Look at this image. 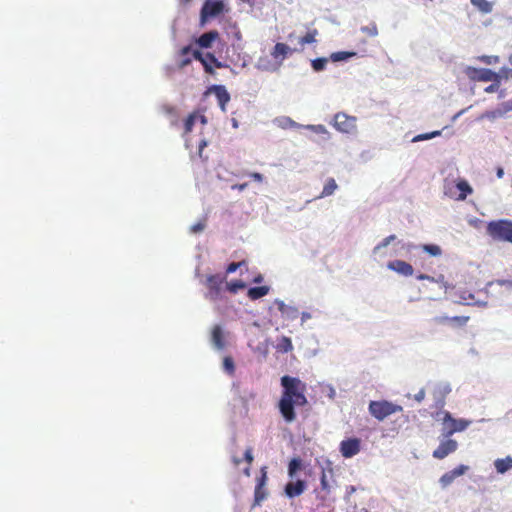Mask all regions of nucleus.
I'll list each match as a JSON object with an SVG mask.
<instances>
[{
  "label": "nucleus",
  "instance_id": "1",
  "mask_svg": "<svg viewBox=\"0 0 512 512\" xmlns=\"http://www.w3.org/2000/svg\"><path fill=\"white\" fill-rule=\"evenodd\" d=\"M283 388L278 402V409L286 423L296 420V407H303L308 404L306 397V384L297 377L284 375L281 377Z\"/></svg>",
  "mask_w": 512,
  "mask_h": 512
},
{
  "label": "nucleus",
  "instance_id": "2",
  "mask_svg": "<svg viewBox=\"0 0 512 512\" xmlns=\"http://www.w3.org/2000/svg\"><path fill=\"white\" fill-rule=\"evenodd\" d=\"M369 413L378 421H383L392 414L402 412L403 407L387 400L370 401Z\"/></svg>",
  "mask_w": 512,
  "mask_h": 512
},
{
  "label": "nucleus",
  "instance_id": "3",
  "mask_svg": "<svg viewBox=\"0 0 512 512\" xmlns=\"http://www.w3.org/2000/svg\"><path fill=\"white\" fill-rule=\"evenodd\" d=\"M487 233L494 240L512 242V221L501 219L487 225Z\"/></svg>",
  "mask_w": 512,
  "mask_h": 512
},
{
  "label": "nucleus",
  "instance_id": "4",
  "mask_svg": "<svg viewBox=\"0 0 512 512\" xmlns=\"http://www.w3.org/2000/svg\"><path fill=\"white\" fill-rule=\"evenodd\" d=\"M465 74L471 81L488 82L497 81L499 73L487 68H475L468 66L465 68Z\"/></svg>",
  "mask_w": 512,
  "mask_h": 512
},
{
  "label": "nucleus",
  "instance_id": "5",
  "mask_svg": "<svg viewBox=\"0 0 512 512\" xmlns=\"http://www.w3.org/2000/svg\"><path fill=\"white\" fill-rule=\"evenodd\" d=\"M468 422L465 420L454 419L449 412L444 413L443 430L446 437H450L455 432L463 431L467 428Z\"/></svg>",
  "mask_w": 512,
  "mask_h": 512
},
{
  "label": "nucleus",
  "instance_id": "6",
  "mask_svg": "<svg viewBox=\"0 0 512 512\" xmlns=\"http://www.w3.org/2000/svg\"><path fill=\"white\" fill-rule=\"evenodd\" d=\"M224 10V4L221 0H207L201 9V22H206L209 18H213L221 14Z\"/></svg>",
  "mask_w": 512,
  "mask_h": 512
},
{
  "label": "nucleus",
  "instance_id": "7",
  "mask_svg": "<svg viewBox=\"0 0 512 512\" xmlns=\"http://www.w3.org/2000/svg\"><path fill=\"white\" fill-rule=\"evenodd\" d=\"M294 52H300V50L296 48H291L290 46L282 42L276 43L270 53L272 58L277 63V66L274 69H278L283 64V61L287 57L292 55Z\"/></svg>",
  "mask_w": 512,
  "mask_h": 512
},
{
  "label": "nucleus",
  "instance_id": "8",
  "mask_svg": "<svg viewBox=\"0 0 512 512\" xmlns=\"http://www.w3.org/2000/svg\"><path fill=\"white\" fill-rule=\"evenodd\" d=\"M333 125L342 133H351L356 129V118L340 112L334 116Z\"/></svg>",
  "mask_w": 512,
  "mask_h": 512
},
{
  "label": "nucleus",
  "instance_id": "9",
  "mask_svg": "<svg viewBox=\"0 0 512 512\" xmlns=\"http://www.w3.org/2000/svg\"><path fill=\"white\" fill-rule=\"evenodd\" d=\"M361 441L359 438H348L340 443V452L343 457L351 458L360 452Z\"/></svg>",
  "mask_w": 512,
  "mask_h": 512
},
{
  "label": "nucleus",
  "instance_id": "10",
  "mask_svg": "<svg viewBox=\"0 0 512 512\" xmlns=\"http://www.w3.org/2000/svg\"><path fill=\"white\" fill-rule=\"evenodd\" d=\"M458 447L455 440L447 439L442 441L440 445L433 451V457L436 459H444L450 453H453Z\"/></svg>",
  "mask_w": 512,
  "mask_h": 512
},
{
  "label": "nucleus",
  "instance_id": "11",
  "mask_svg": "<svg viewBox=\"0 0 512 512\" xmlns=\"http://www.w3.org/2000/svg\"><path fill=\"white\" fill-rule=\"evenodd\" d=\"M224 281V278H221L218 275H212L207 278V286L209 289L208 297L211 300H216L221 292V286Z\"/></svg>",
  "mask_w": 512,
  "mask_h": 512
},
{
  "label": "nucleus",
  "instance_id": "12",
  "mask_svg": "<svg viewBox=\"0 0 512 512\" xmlns=\"http://www.w3.org/2000/svg\"><path fill=\"white\" fill-rule=\"evenodd\" d=\"M387 267L390 270L395 271L396 273L406 277L412 276L414 272L412 265L403 260L390 261L387 264Z\"/></svg>",
  "mask_w": 512,
  "mask_h": 512
},
{
  "label": "nucleus",
  "instance_id": "13",
  "mask_svg": "<svg viewBox=\"0 0 512 512\" xmlns=\"http://www.w3.org/2000/svg\"><path fill=\"white\" fill-rule=\"evenodd\" d=\"M209 91L215 94L221 110L225 112L226 104L230 101V94L226 88L222 85H213L209 88Z\"/></svg>",
  "mask_w": 512,
  "mask_h": 512
},
{
  "label": "nucleus",
  "instance_id": "14",
  "mask_svg": "<svg viewBox=\"0 0 512 512\" xmlns=\"http://www.w3.org/2000/svg\"><path fill=\"white\" fill-rule=\"evenodd\" d=\"M306 489V483L303 480L288 482L285 485V494L289 498L300 496Z\"/></svg>",
  "mask_w": 512,
  "mask_h": 512
},
{
  "label": "nucleus",
  "instance_id": "15",
  "mask_svg": "<svg viewBox=\"0 0 512 512\" xmlns=\"http://www.w3.org/2000/svg\"><path fill=\"white\" fill-rule=\"evenodd\" d=\"M219 38V33L216 30H211L209 32H206L202 34L197 39V44L201 48H210L212 46V43Z\"/></svg>",
  "mask_w": 512,
  "mask_h": 512
},
{
  "label": "nucleus",
  "instance_id": "16",
  "mask_svg": "<svg viewBox=\"0 0 512 512\" xmlns=\"http://www.w3.org/2000/svg\"><path fill=\"white\" fill-rule=\"evenodd\" d=\"M211 340L217 349H223L225 346L224 336L222 329L219 325H216L212 329Z\"/></svg>",
  "mask_w": 512,
  "mask_h": 512
},
{
  "label": "nucleus",
  "instance_id": "17",
  "mask_svg": "<svg viewBox=\"0 0 512 512\" xmlns=\"http://www.w3.org/2000/svg\"><path fill=\"white\" fill-rule=\"evenodd\" d=\"M495 469L498 473L504 474L512 468V457L507 456L505 458L496 459L494 461Z\"/></svg>",
  "mask_w": 512,
  "mask_h": 512
},
{
  "label": "nucleus",
  "instance_id": "18",
  "mask_svg": "<svg viewBox=\"0 0 512 512\" xmlns=\"http://www.w3.org/2000/svg\"><path fill=\"white\" fill-rule=\"evenodd\" d=\"M456 188L460 191V194L457 196V200H465L466 197L473 192L472 187L465 180H459L456 183Z\"/></svg>",
  "mask_w": 512,
  "mask_h": 512
},
{
  "label": "nucleus",
  "instance_id": "19",
  "mask_svg": "<svg viewBox=\"0 0 512 512\" xmlns=\"http://www.w3.org/2000/svg\"><path fill=\"white\" fill-rule=\"evenodd\" d=\"M192 54H193V58H194V59H196V60H198V61H200V62H201V64L203 65L204 71H205L207 74H211V75L215 74V70H214V68H213V67H212V66L207 62V59H208V58H206V54H205V55H203V54H202L200 51H198V50H194V51L192 52Z\"/></svg>",
  "mask_w": 512,
  "mask_h": 512
},
{
  "label": "nucleus",
  "instance_id": "20",
  "mask_svg": "<svg viewBox=\"0 0 512 512\" xmlns=\"http://www.w3.org/2000/svg\"><path fill=\"white\" fill-rule=\"evenodd\" d=\"M268 292H269L268 286H258V287L250 288L248 290L247 295L251 300H257V299L262 298L265 295H267Z\"/></svg>",
  "mask_w": 512,
  "mask_h": 512
},
{
  "label": "nucleus",
  "instance_id": "21",
  "mask_svg": "<svg viewBox=\"0 0 512 512\" xmlns=\"http://www.w3.org/2000/svg\"><path fill=\"white\" fill-rule=\"evenodd\" d=\"M276 350L281 353H288L293 350V344L289 337L282 336L276 345Z\"/></svg>",
  "mask_w": 512,
  "mask_h": 512
},
{
  "label": "nucleus",
  "instance_id": "22",
  "mask_svg": "<svg viewBox=\"0 0 512 512\" xmlns=\"http://www.w3.org/2000/svg\"><path fill=\"white\" fill-rule=\"evenodd\" d=\"M338 188V185L335 181L334 178H329L324 187H323V190L321 192V194L318 196V198H324V197H327V196H330L332 195Z\"/></svg>",
  "mask_w": 512,
  "mask_h": 512
},
{
  "label": "nucleus",
  "instance_id": "23",
  "mask_svg": "<svg viewBox=\"0 0 512 512\" xmlns=\"http://www.w3.org/2000/svg\"><path fill=\"white\" fill-rule=\"evenodd\" d=\"M320 485H321V492L324 493V495L321 496L320 498H321V500H325L326 497L331 492V485L327 479V474H326L325 469H322V473H321V477H320Z\"/></svg>",
  "mask_w": 512,
  "mask_h": 512
},
{
  "label": "nucleus",
  "instance_id": "24",
  "mask_svg": "<svg viewBox=\"0 0 512 512\" xmlns=\"http://www.w3.org/2000/svg\"><path fill=\"white\" fill-rule=\"evenodd\" d=\"M318 34V31L316 29L309 31L306 33L303 37L299 38V44L301 48L299 49L300 52L303 50L304 46L306 44H312L316 41V36Z\"/></svg>",
  "mask_w": 512,
  "mask_h": 512
},
{
  "label": "nucleus",
  "instance_id": "25",
  "mask_svg": "<svg viewBox=\"0 0 512 512\" xmlns=\"http://www.w3.org/2000/svg\"><path fill=\"white\" fill-rule=\"evenodd\" d=\"M267 494L265 487L255 486L253 507L260 505L266 499Z\"/></svg>",
  "mask_w": 512,
  "mask_h": 512
},
{
  "label": "nucleus",
  "instance_id": "26",
  "mask_svg": "<svg viewBox=\"0 0 512 512\" xmlns=\"http://www.w3.org/2000/svg\"><path fill=\"white\" fill-rule=\"evenodd\" d=\"M223 369L224 371L229 374L230 376H233L235 373V364L234 360L231 356H225L223 359Z\"/></svg>",
  "mask_w": 512,
  "mask_h": 512
},
{
  "label": "nucleus",
  "instance_id": "27",
  "mask_svg": "<svg viewBox=\"0 0 512 512\" xmlns=\"http://www.w3.org/2000/svg\"><path fill=\"white\" fill-rule=\"evenodd\" d=\"M422 249L434 257L440 256L442 254V249L436 244H424L422 245Z\"/></svg>",
  "mask_w": 512,
  "mask_h": 512
},
{
  "label": "nucleus",
  "instance_id": "28",
  "mask_svg": "<svg viewBox=\"0 0 512 512\" xmlns=\"http://www.w3.org/2000/svg\"><path fill=\"white\" fill-rule=\"evenodd\" d=\"M471 3L484 13H489L492 10V5L487 0H471Z\"/></svg>",
  "mask_w": 512,
  "mask_h": 512
},
{
  "label": "nucleus",
  "instance_id": "29",
  "mask_svg": "<svg viewBox=\"0 0 512 512\" xmlns=\"http://www.w3.org/2000/svg\"><path fill=\"white\" fill-rule=\"evenodd\" d=\"M355 54H356L355 52L339 51V52L332 53L330 58L333 62H339V61L346 60V59L354 56Z\"/></svg>",
  "mask_w": 512,
  "mask_h": 512
},
{
  "label": "nucleus",
  "instance_id": "30",
  "mask_svg": "<svg viewBox=\"0 0 512 512\" xmlns=\"http://www.w3.org/2000/svg\"><path fill=\"white\" fill-rule=\"evenodd\" d=\"M198 117L197 113H191L184 121V133L187 134L192 131L195 121Z\"/></svg>",
  "mask_w": 512,
  "mask_h": 512
},
{
  "label": "nucleus",
  "instance_id": "31",
  "mask_svg": "<svg viewBox=\"0 0 512 512\" xmlns=\"http://www.w3.org/2000/svg\"><path fill=\"white\" fill-rule=\"evenodd\" d=\"M246 287V284L242 280H234L227 284V289L231 293H236Z\"/></svg>",
  "mask_w": 512,
  "mask_h": 512
},
{
  "label": "nucleus",
  "instance_id": "32",
  "mask_svg": "<svg viewBox=\"0 0 512 512\" xmlns=\"http://www.w3.org/2000/svg\"><path fill=\"white\" fill-rule=\"evenodd\" d=\"M260 473V476L256 479V486H259V488L266 486L268 480L267 467L263 466L260 470Z\"/></svg>",
  "mask_w": 512,
  "mask_h": 512
},
{
  "label": "nucleus",
  "instance_id": "33",
  "mask_svg": "<svg viewBox=\"0 0 512 512\" xmlns=\"http://www.w3.org/2000/svg\"><path fill=\"white\" fill-rule=\"evenodd\" d=\"M455 479L456 478L454 477L453 473L449 471L441 476L439 482L442 487H447L452 484Z\"/></svg>",
  "mask_w": 512,
  "mask_h": 512
},
{
  "label": "nucleus",
  "instance_id": "34",
  "mask_svg": "<svg viewBox=\"0 0 512 512\" xmlns=\"http://www.w3.org/2000/svg\"><path fill=\"white\" fill-rule=\"evenodd\" d=\"M327 62L326 58H316L312 60L311 65L315 71H322L325 69Z\"/></svg>",
  "mask_w": 512,
  "mask_h": 512
},
{
  "label": "nucleus",
  "instance_id": "35",
  "mask_svg": "<svg viewBox=\"0 0 512 512\" xmlns=\"http://www.w3.org/2000/svg\"><path fill=\"white\" fill-rule=\"evenodd\" d=\"M301 467V461L298 458H294L289 462L288 474L292 477L298 469Z\"/></svg>",
  "mask_w": 512,
  "mask_h": 512
},
{
  "label": "nucleus",
  "instance_id": "36",
  "mask_svg": "<svg viewBox=\"0 0 512 512\" xmlns=\"http://www.w3.org/2000/svg\"><path fill=\"white\" fill-rule=\"evenodd\" d=\"M469 319H470L469 316H454V317H451L450 324H453L458 327H462L467 324Z\"/></svg>",
  "mask_w": 512,
  "mask_h": 512
},
{
  "label": "nucleus",
  "instance_id": "37",
  "mask_svg": "<svg viewBox=\"0 0 512 512\" xmlns=\"http://www.w3.org/2000/svg\"><path fill=\"white\" fill-rule=\"evenodd\" d=\"M478 60L486 65L497 64L500 61L499 57L496 55H493V56L482 55V56L478 57Z\"/></svg>",
  "mask_w": 512,
  "mask_h": 512
},
{
  "label": "nucleus",
  "instance_id": "38",
  "mask_svg": "<svg viewBox=\"0 0 512 512\" xmlns=\"http://www.w3.org/2000/svg\"><path fill=\"white\" fill-rule=\"evenodd\" d=\"M501 80H502V75H501V74H498V79H497V81H492V84H491V85H489V86H487V87L484 89V92H485V93H494V92H497V91L499 90Z\"/></svg>",
  "mask_w": 512,
  "mask_h": 512
},
{
  "label": "nucleus",
  "instance_id": "39",
  "mask_svg": "<svg viewBox=\"0 0 512 512\" xmlns=\"http://www.w3.org/2000/svg\"><path fill=\"white\" fill-rule=\"evenodd\" d=\"M441 134L440 131H433L431 133H424V134H419L417 136H415L413 138V141L414 142H417V141H423V140H428V139H432L436 136H439Z\"/></svg>",
  "mask_w": 512,
  "mask_h": 512
},
{
  "label": "nucleus",
  "instance_id": "40",
  "mask_svg": "<svg viewBox=\"0 0 512 512\" xmlns=\"http://www.w3.org/2000/svg\"><path fill=\"white\" fill-rule=\"evenodd\" d=\"M245 264H246V262L244 260L239 261V262H232L227 266L226 273L227 274L234 273L237 269H239L240 267H242Z\"/></svg>",
  "mask_w": 512,
  "mask_h": 512
},
{
  "label": "nucleus",
  "instance_id": "41",
  "mask_svg": "<svg viewBox=\"0 0 512 512\" xmlns=\"http://www.w3.org/2000/svg\"><path fill=\"white\" fill-rule=\"evenodd\" d=\"M206 58H209L210 59V62L213 63V65L216 67V68H224V67H227V65L225 63H222L220 62L214 54L208 52L206 53Z\"/></svg>",
  "mask_w": 512,
  "mask_h": 512
},
{
  "label": "nucleus",
  "instance_id": "42",
  "mask_svg": "<svg viewBox=\"0 0 512 512\" xmlns=\"http://www.w3.org/2000/svg\"><path fill=\"white\" fill-rule=\"evenodd\" d=\"M206 223L204 221H200L190 227V232L193 234H197L202 232L205 229Z\"/></svg>",
  "mask_w": 512,
  "mask_h": 512
},
{
  "label": "nucleus",
  "instance_id": "43",
  "mask_svg": "<svg viewBox=\"0 0 512 512\" xmlns=\"http://www.w3.org/2000/svg\"><path fill=\"white\" fill-rule=\"evenodd\" d=\"M467 470H468V466L459 465L458 467L451 470V472L453 473L454 477L457 478V477L465 474L467 472Z\"/></svg>",
  "mask_w": 512,
  "mask_h": 512
},
{
  "label": "nucleus",
  "instance_id": "44",
  "mask_svg": "<svg viewBox=\"0 0 512 512\" xmlns=\"http://www.w3.org/2000/svg\"><path fill=\"white\" fill-rule=\"evenodd\" d=\"M467 470H468V466L459 465L458 467L451 470V472L453 473L454 477L457 478V477L465 474L467 472Z\"/></svg>",
  "mask_w": 512,
  "mask_h": 512
},
{
  "label": "nucleus",
  "instance_id": "45",
  "mask_svg": "<svg viewBox=\"0 0 512 512\" xmlns=\"http://www.w3.org/2000/svg\"><path fill=\"white\" fill-rule=\"evenodd\" d=\"M395 239V235H390L386 238H384L382 240L381 243H379L376 247H375V250H378V249H381V248H384L386 246H388L393 240Z\"/></svg>",
  "mask_w": 512,
  "mask_h": 512
},
{
  "label": "nucleus",
  "instance_id": "46",
  "mask_svg": "<svg viewBox=\"0 0 512 512\" xmlns=\"http://www.w3.org/2000/svg\"><path fill=\"white\" fill-rule=\"evenodd\" d=\"M308 129L312 130L315 133H321V134H329L325 126L323 125H310L308 126Z\"/></svg>",
  "mask_w": 512,
  "mask_h": 512
},
{
  "label": "nucleus",
  "instance_id": "47",
  "mask_svg": "<svg viewBox=\"0 0 512 512\" xmlns=\"http://www.w3.org/2000/svg\"><path fill=\"white\" fill-rule=\"evenodd\" d=\"M417 279L418 280H428L430 282H439L440 280H443L444 279V276H440L439 279H435L434 277L432 276H429V275H426V274H419L417 276Z\"/></svg>",
  "mask_w": 512,
  "mask_h": 512
},
{
  "label": "nucleus",
  "instance_id": "48",
  "mask_svg": "<svg viewBox=\"0 0 512 512\" xmlns=\"http://www.w3.org/2000/svg\"><path fill=\"white\" fill-rule=\"evenodd\" d=\"M451 317L448 316H437L433 319V322L436 324H445L450 323Z\"/></svg>",
  "mask_w": 512,
  "mask_h": 512
},
{
  "label": "nucleus",
  "instance_id": "49",
  "mask_svg": "<svg viewBox=\"0 0 512 512\" xmlns=\"http://www.w3.org/2000/svg\"><path fill=\"white\" fill-rule=\"evenodd\" d=\"M502 75V79H509L512 78V69L509 68H501V70L498 72Z\"/></svg>",
  "mask_w": 512,
  "mask_h": 512
},
{
  "label": "nucleus",
  "instance_id": "50",
  "mask_svg": "<svg viewBox=\"0 0 512 512\" xmlns=\"http://www.w3.org/2000/svg\"><path fill=\"white\" fill-rule=\"evenodd\" d=\"M252 448L249 447L246 449L245 453H244V459L248 462L249 465H251V463L253 462V454H252Z\"/></svg>",
  "mask_w": 512,
  "mask_h": 512
},
{
  "label": "nucleus",
  "instance_id": "51",
  "mask_svg": "<svg viewBox=\"0 0 512 512\" xmlns=\"http://www.w3.org/2000/svg\"><path fill=\"white\" fill-rule=\"evenodd\" d=\"M207 146V141L205 139H202L199 143V147H198V154H199V157L202 158V153H203V150L204 148Z\"/></svg>",
  "mask_w": 512,
  "mask_h": 512
},
{
  "label": "nucleus",
  "instance_id": "52",
  "mask_svg": "<svg viewBox=\"0 0 512 512\" xmlns=\"http://www.w3.org/2000/svg\"><path fill=\"white\" fill-rule=\"evenodd\" d=\"M253 180L257 181V182H262L263 180V175L258 173V172H253V173H250L249 175Z\"/></svg>",
  "mask_w": 512,
  "mask_h": 512
},
{
  "label": "nucleus",
  "instance_id": "53",
  "mask_svg": "<svg viewBox=\"0 0 512 512\" xmlns=\"http://www.w3.org/2000/svg\"><path fill=\"white\" fill-rule=\"evenodd\" d=\"M190 52H191V46H184V47L180 50V54H181V56H187Z\"/></svg>",
  "mask_w": 512,
  "mask_h": 512
},
{
  "label": "nucleus",
  "instance_id": "54",
  "mask_svg": "<svg viewBox=\"0 0 512 512\" xmlns=\"http://www.w3.org/2000/svg\"><path fill=\"white\" fill-rule=\"evenodd\" d=\"M503 109L505 112L512 110V99L503 104Z\"/></svg>",
  "mask_w": 512,
  "mask_h": 512
},
{
  "label": "nucleus",
  "instance_id": "55",
  "mask_svg": "<svg viewBox=\"0 0 512 512\" xmlns=\"http://www.w3.org/2000/svg\"><path fill=\"white\" fill-rule=\"evenodd\" d=\"M190 63H191V58L186 57V58H183V59L181 60V62H180V64H179V66H180L181 68H183V67H185V66L189 65Z\"/></svg>",
  "mask_w": 512,
  "mask_h": 512
},
{
  "label": "nucleus",
  "instance_id": "56",
  "mask_svg": "<svg viewBox=\"0 0 512 512\" xmlns=\"http://www.w3.org/2000/svg\"><path fill=\"white\" fill-rule=\"evenodd\" d=\"M247 186H248L247 183H243V184L235 185V186H233V188H237L238 190H244Z\"/></svg>",
  "mask_w": 512,
  "mask_h": 512
},
{
  "label": "nucleus",
  "instance_id": "57",
  "mask_svg": "<svg viewBox=\"0 0 512 512\" xmlns=\"http://www.w3.org/2000/svg\"><path fill=\"white\" fill-rule=\"evenodd\" d=\"M423 398H424V392H423V391H420V392L416 395V399H417L418 401H421Z\"/></svg>",
  "mask_w": 512,
  "mask_h": 512
},
{
  "label": "nucleus",
  "instance_id": "58",
  "mask_svg": "<svg viewBox=\"0 0 512 512\" xmlns=\"http://www.w3.org/2000/svg\"><path fill=\"white\" fill-rule=\"evenodd\" d=\"M503 175H504V171H503V169H502V168H498V170H497V176H498V178H502V177H503Z\"/></svg>",
  "mask_w": 512,
  "mask_h": 512
},
{
  "label": "nucleus",
  "instance_id": "59",
  "mask_svg": "<svg viewBox=\"0 0 512 512\" xmlns=\"http://www.w3.org/2000/svg\"><path fill=\"white\" fill-rule=\"evenodd\" d=\"M197 119H200L202 124L206 123V117L204 115H198Z\"/></svg>",
  "mask_w": 512,
  "mask_h": 512
},
{
  "label": "nucleus",
  "instance_id": "60",
  "mask_svg": "<svg viewBox=\"0 0 512 512\" xmlns=\"http://www.w3.org/2000/svg\"><path fill=\"white\" fill-rule=\"evenodd\" d=\"M233 463H234V465L238 466L241 463V459H239L237 457H233Z\"/></svg>",
  "mask_w": 512,
  "mask_h": 512
},
{
  "label": "nucleus",
  "instance_id": "61",
  "mask_svg": "<svg viewBox=\"0 0 512 512\" xmlns=\"http://www.w3.org/2000/svg\"><path fill=\"white\" fill-rule=\"evenodd\" d=\"M166 111H167L168 113H170V114H175V113H176V110H175V108H173V107H168V108L166 109Z\"/></svg>",
  "mask_w": 512,
  "mask_h": 512
},
{
  "label": "nucleus",
  "instance_id": "62",
  "mask_svg": "<svg viewBox=\"0 0 512 512\" xmlns=\"http://www.w3.org/2000/svg\"><path fill=\"white\" fill-rule=\"evenodd\" d=\"M462 299H463V300H473V299H474V296H473L472 294H469L467 297L462 296Z\"/></svg>",
  "mask_w": 512,
  "mask_h": 512
},
{
  "label": "nucleus",
  "instance_id": "63",
  "mask_svg": "<svg viewBox=\"0 0 512 512\" xmlns=\"http://www.w3.org/2000/svg\"><path fill=\"white\" fill-rule=\"evenodd\" d=\"M370 32H372L371 34L372 35H376L377 34V29L376 27L374 26L373 29H370Z\"/></svg>",
  "mask_w": 512,
  "mask_h": 512
},
{
  "label": "nucleus",
  "instance_id": "64",
  "mask_svg": "<svg viewBox=\"0 0 512 512\" xmlns=\"http://www.w3.org/2000/svg\"><path fill=\"white\" fill-rule=\"evenodd\" d=\"M370 32H372L371 34L372 35H376L377 34V29L376 27L374 26L373 29H370Z\"/></svg>",
  "mask_w": 512,
  "mask_h": 512
}]
</instances>
